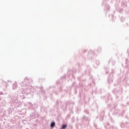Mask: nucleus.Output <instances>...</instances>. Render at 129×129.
<instances>
[{"instance_id": "1", "label": "nucleus", "mask_w": 129, "mask_h": 129, "mask_svg": "<svg viewBox=\"0 0 129 129\" xmlns=\"http://www.w3.org/2000/svg\"><path fill=\"white\" fill-rule=\"evenodd\" d=\"M51 127H55V122H52L50 125Z\"/></svg>"}, {"instance_id": "2", "label": "nucleus", "mask_w": 129, "mask_h": 129, "mask_svg": "<svg viewBox=\"0 0 129 129\" xmlns=\"http://www.w3.org/2000/svg\"><path fill=\"white\" fill-rule=\"evenodd\" d=\"M66 127H67V125H63L61 129H65Z\"/></svg>"}]
</instances>
